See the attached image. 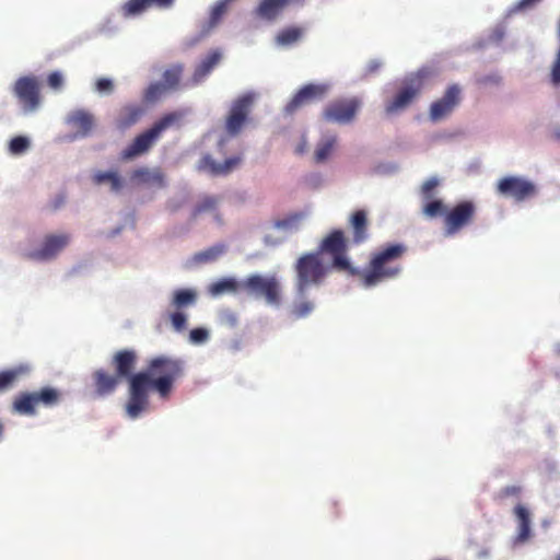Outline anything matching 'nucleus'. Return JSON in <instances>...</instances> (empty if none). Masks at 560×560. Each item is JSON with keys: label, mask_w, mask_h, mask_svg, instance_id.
<instances>
[{"label": "nucleus", "mask_w": 560, "mask_h": 560, "mask_svg": "<svg viewBox=\"0 0 560 560\" xmlns=\"http://www.w3.org/2000/svg\"><path fill=\"white\" fill-rule=\"evenodd\" d=\"M138 353L133 349H120L110 359V366L120 381H128L126 413L137 419L148 410L150 392L163 399L170 397L175 383L185 374V361L170 355H158L149 360L147 371L135 373Z\"/></svg>", "instance_id": "1"}, {"label": "nucleus", "mask_w": 560, "mask_h": 560, "mask_svg": "<svg viewBox=\"0 0 560 560\" xmlns=\"http://www.w3.org/2000/svg\"><path fill=\"white\" fill-rule=\"evenodd\" d=\"M407 252L401 243L387 244L371 255L368 267L357 275L363 287L373 288L378 283L398 277L402 270L400 260Z\"/></svg>", "instance_id": "2"}, {"label": "nucleus", "mask_w": 560, "mask_h": 560, "mask_svg": "<svg viewBox=\"0 0 560 560\" xmlns=\"http://www.w3.org/2000/svg\"><path fill=\"white\" fill-rule=\"evenodd\" d=\"M332 268L315 252L301 255L294 264V288L299 298H305L311 288L320 287Z\"/></svg>", "instance_id": "3"}, {"label": "nucleus", "mask_w": 560, "mask_h": 560, "mask_svg": "<svg viewBox=\"0 0 560 560\" xmlns=\"http://www.w3.org/2000/svg\"><path fill=\"white\" fill-rule=\"evenodd\" d=\"M316 254L331 257L330 267L337 271L347 272L350 276L359 275V269L350 262L348 257V241L340 229L330 231L319 243Z\"/></svg>", "instance_id": "4"}, {"label": "nucleus", "mask_w": 560, "mask_h": 560, "mask_svg": "<svg viewBox=\"0 0 560 560\" xmlns=\"http://www.w3.org/2000/svg\"><path fill=\"white\" fill-rule=\"evenodd\" d=\"M182 115L177 112L168 113L153 124L151 128L138 135L133 141L121 152L122 160H132L150 150L163 131L179 121Z\"/></svg>", "instance_id": "5"}, {"label": "nucleus", "mask_w": 560, "mask_h": 560, "mask_svg": "<svg viewBox=\"0 0 560 560\" xmlns=\"http://www.w3.org/2000/svg\"><path fill=\"white\" fill-rule=\"evenodd\" d=\"M61 393L50 386L42 387L35 392H22L12 402V411L23 416L36 415V407L44 406L47 408L59 404Z\"/></svg>", "instance_id": "6"}, {"label": "nucleus", "mask_w": 560, "mask_h": 560, "mask_svg": "<svg viewBox=\"0 0 560 560\" xmlns=\"http://www.w3.org/2000/svg\"><path fill=\"white\" fill-rule=\"evenodd\" d=\"M242 289L256 299H265L271 306L282 303V288L276 276L250 275L242 281Z\"/></svg>", "instance_id": "7"}, {"label": "nucleus", "mask_w": 560, "mask_h": 560, "mask_svg": "<svg viewBox=\"0 0 560 560\" xmlns=\"http://www.w3.org/2000/svg\"><path fill=\"white\" fill-rule=\"evenodd\" d=\"M495 191L499 196L520 203L534 198L538 194V188L525 177L510 175L498 180Z\"/></svg>", "instance_id": "8"}, {"label": "nucleus", "mask_w": 560, "mask_h": 560, "mask_svg": "<svg viewBox=\"0 0 560 560\" xmlns=\"http://www.w3.org/2000/svg\"><path fill=\"white\" fill-rule=\"evenodd\" d=\"M477 206L472 200H462L447 210L443 218L444 234L454 236L469 226L476 218Z\"/></svg>", "instance_id": "9"}, {"label": "nucleus", "mask_w": 560, "mask_h": 560, "mask_svg": "<svg viewBox=\"0 0 560 560\" xmlns=\"http://www.w3.org/2000/svg\"><path fill=\"white\" fill-rule=\"evenodd\" d=\"M360 107L358 97L337 98L325 106L322 116L327 122L347 125L354 120Z\"/></svg>", "instance_id": "10"}, {"label": "nucleus", "mask_w": 560, "mask_h": 560, "mask_svg": "<svg viewBox=\"0 0 560 560\" xmlns=\"http://www.w3.org/2000/svg\"><path fill=\"white\" fill-rule=\"evenodd\" d=\"M253 103L254 95L252 93H246L233 102L225 120V128L229 135L236 136L241 132L248 119Z\"/></svg>", "instance_id": "11"}, {"label": "nucleus", "mask_w": 560, "mask_h": 560, "mask_svg": "<svg viewBox=\"0 0 560 560\" xmlns=\"http://www.w3.org/2000/svg\"><path fill=\"white\" fill-rule=\"evenodd\" d=\"M424 73L421 71L411 75L406 85L397 93L392 102L386 105V113L394 114L408 107L423 86Z\"/></svg>", "instance_id": "12"}, {"label": "nucleus", "mask_w": 560, "mask_h": 560, "mask_svg": "<svg viewBox=\"0 0 560 560\" xmlns=\"http://www.w3.org/2000/svg\"><path fill=\"white\" fill-rule=\"evenodd\" d=\"M329 85L326 83H310L301 88L285 105L284 113L293 115L301 107L324 98L328 93Z\"/></svg>", "instance_id": "13"}, {"label": "nucleus", "mask_w": 560, "mask_h": 560, "mask_svg": "<svg viewBox=\"0 0 560 560\" xmlns=\"http://www.w3.org/2000/svg\"><path fill=\"white\" fill-rule=\"evenodd\" d=\"M462 101V90L457 84L450 85L443 96L430 106L429 116L432 121H439L447 117Z\"/></svg>", "instance_id": "14"}, {"label": "nucleus", "mask_w": 560, "mask_h": 560, "mask_svg": "<svg viewBox=\"0 0 560 560\" xmlns=\"http://www.w3.org/2000/svg\"><path fill=\"white\" fill-rule=\"evenodd\" d=\"M14 94L25 110H35L40 102L39 84L34 77H22L14 84Z\"/></svg>", "instance_id": "15"}, {"label": "nucleus", "mask_w": 560, "mask_h": 560, "mask_svg": "<svg viewBox=\"0 0 560 560\" xmlns=\"http://www.w3.org/2000/svg\"><path fill=\"white\" fill-rule=\"evenodd\" d=\"M70 242L68 234H50L45 236L38 249L26 254L32 260L46 261L55 258Z\"/></svg>", "instance_id": "16"}, {"label": "nucleus", "mask_w": 560, "mask_h": 560, "mask_svg": "<svg viewBox=\"0 0 560 560\" xmlns=\"http://www.w3.org/2000/svg\"><path fill=\"white\" fill-rule=\"evenodd\" d=\"M91 378L96 397H107L112 395L121 383L115 373H109L103 368L95 370Z\"/></svg>", "instance_id": "17"}, {"label": "nucleus", "mask_w": 560, "mask_h": 560, "mask_svg": "<svg viewBox=\"0 0 560 560\" xmlns=\"http://www.w3.org/2000/svg\"><path fill=\"white\" fill-rule=\"evenodd\" d=\"M305 0H260L254 10L257 18L265 21H275L291 5L302 4Z\"/></svg>", "instance_id": "18"}, {"label": "nucleus", "mask_w": 560, "mask_h": 560, "mask_svg": "<svg viewBox=\"0 0 560 560\" xmlns=\"http://www.w3.org/2000/svg\"><path fill=\"white\" fill-rule=\"evenodd\" d=\"M242 163V156H232L223 163H217L211 155L206 154L198 164V170L208 172L212 176H225L237 168Z\"/></svg>", "instance_id": "19"}, {"label": "nucleus", "mask_w": 560, "mask_h": 560, "mask_svg": "<svg viewBox=\"0 0 560 560\" xmlns=\"http://www.w3.org/2000/svg\"><path fill=\"white\" fill-rule=\"evenodd\" d=\"M175 0H128L121 5V14L125 18L140 15L151 8L168 9Z\"/></svg>", "instance_id": "20"}, {"label": "nucleus", "mask_w": 560, "mask_h": 560, "mask_svg": "<svg viewBox=\"0 0 560 560\" xmlns=\"http://www.w3.org/2000/svg\"><path fill=\"white\" fill-rule=\"evenodd\" d=\"M130 180L135 185L151 187H165V175L160 168L138 167L130 174Z\"/></svg>", "instance_id": "21"}, {"label": "nucleus", "mask_w": 560, "mask_h": 560, "mask_svg": "<svg viewBox=\"0 0 560 560\" xmlns=\"http://www.w3.org/2000/svg\"><path fill=\"white\" fill-rule=\"evenodd\" d=\"M349 226L352 231L351 242L354 245L363 244L369 240V220L365 210H355L349 218Z\"/></svg>", "instance_id": "22"}, {"label": "nucleus", "mask_w": 560, "mask_h": 560, "mask_svg": "<svg viewBox=\"0 0 560 560\" xmlns=\"http://www.w3.org/2000/svg\"><path fill=\"white\" fill-rule=\"evenodd\" d=\"M513 514L517 522L515 544H524L532 537V518L529 510L523 504H516Z\"/></svg>", "instance_id": "23"}, {"label": "nucleus", "mask_w": 560, "mask_h": 560, "mask_svg": "<svg viewBox=\"0 0 560 560\" xmlns=\"http://www.w3.org/2000/svg\"><path fill=\"white\" fill-rule=\"evenodd\" d=\"M143 114L144 108L141 105L127 104L122 106L115 120L117 129L124 131L130 128L140 120Z\"/></svg>", "instance_id": "24"}, {"label": "nucleus", "mask_w": 560, "mask_h": 560, "mask_svg": "<svg viewBox=\"0 0 560 560\" xmlns=\"http://www.w3.org/2000/svg\"><path fill=\"white\" fill-rule=\"evenodd\" d=\"M222 54L220 50L214 49L211 50L205 59L201 60V62L196 67L194 74H192V81L195 83H199L202 81L221 61Z\"/></svg>", "instance_id": "25"}, {"label": "nucleus", "mask_w": 560, "mask_h": 560, "mask_svg": "<svg viewBox=\"0 0 560 560\" xmlns=\"http://www.w3.org/2000/svg\"><path fill=\"white\" fill-rule=\"evenodd\" d=\"M220 202V198L217 196H203L194 207L190 218L191 220H196L200 214L205 212H211L214 215V219L221 222V215L218 212V205Z\"/></svg>", "instance_id": "26"}, {"label": "nucleus", "mask_w": 560, "mask_h": 560, "mask_svg": "<svg viewBox=\"0 0 560 560\" xmlns=\"http://www.w3.org/2000/svg\"><path fill=\"white\" fill-rule=\"evenodd\" d=\"M242 288V282L235 278H222L208 287V293L212 296H220L225 293H237Z\"/></svg>", "instance_id": "27"}, {"label": "nucleus", "mask_w": 560, "mask_h": 560, "mask_svg": "<svg viewBox=\"0 0 560 560\" xmlns=\"http://www.w3.org/2000/svg\"><path fill=\"white\" fill-rule=\"evenodd\" d=\"M92 179L95 185H109V188L113 192L120 191L124 186L122 178L115 171H98L94 173Z\"/></svg>", "instance_id": "28"}, {"label": "nucleus", "mask_w": 560, "mask_h": 560, "mask_svg": "<svg viewBox=\"0 0 560 560\" xmlns=\"http://www.w3.org/2000/svg\"><path fill=\"white\" fill-rule=\"evenodd\" d=\"M68 121L75 128L82 136H86L93 128L94 119L93 116L84 110L73 112Z\"/></svg>", "instance_id": "29"}, {"label": "nucleus", "mask_w": 560, "mask_h": 560, "mask_svg": "<svg viewBox=\"0 0 560 560\" xmlns=\"http://www.w3.org/2000/svg\"><path fill=\"white\" fill-rule=\"evenodd\" d=\"M304 34V30L299 26H289L281 30L277 37L276 43L280 46H291L298 43Z\"/></svg>", "instance_id": "30"}, {"label": "nucleus", "mask_w": 560, "mask_h": 560, "mask_svg": "<svg viewBox=\"0 0 560 560\" xmlns=\"http://www.w3.org/2000/svg\"><path fill=\"white\" fill-rule=\"evenodd\" d=\"M183 70L184 68L182 65H174L164 71L163 82L161 83L165 86V90L171 91L178 88Z\"/></svg>", "instance_id": "31"}, {"label": "nucleus", "mask_w": 560, "mask_h": 560, "mask_svg": "<svg viewBox=\"0 0 560 560\" xmlns=\"http://www.w3.org/2000/svg\"><path fill=\"white\" fill-rule=\"evenodd\" d=\"M337 143V138L335 136H329L322 139L315 150L314 158L317 163H322L328 159V156L334 151V148Z\"/></svg>", "instance_id": "32"}, {"label": "nucleus", "mask_w": 560, "mask_h": 560, "mask_svg": "<svg viewBox=\"0 0 560 560\" xmlns=\"http://www.w3.org/2000/svg\"><path fill=\"white\" fill-rule=\"evenodd\" d=\"M197 294L189 289H179L174 292L172 304L176 308L187 307L195 304Z\"/></svg>", "instance_id": "33"}, {"label": "nucleus", "mask_w": 560, "mask_h": 560, "mask_svg": "<svg viewBox=\"0 0 560 560\" xmlns=\"http://www.w3.org/2000/svg\"><path fill=\"white\" fill-rule=\"evenodd\" d=\"M225 252V245L218 244L211 246L202 252L195 255L194 259L197 262L205 264L217 260Z\"/></svg>", "instance_id": "34"}, {"label": "nucleus", "mask_w": 560, "mask_h": 560, "mask_svg": "<svg viewBox=\"0 0 560 560\" xmlns=\"http://www.w3.org/2000/svg\"><path fill=\"white\" fill-rule=\"evenodd\" d=\"M23 370L21 368L18 369H9L0 372V392H4L11 388L14 383L22 375Z\"/></svg>", "instance_id": "35"}, {"label": "nucleus", "mask_w": 560, "mask_h": 560, "mask_svg": "<svg viewBox=\"0 0 560 560\" xmlns=\"http://www.w3.org/2000/svg\"><path fill=\"white\" fill-rule=\"evenodd\" d=\"M427 201L428 202L423 206V209H422V212L424 215H427L429 218H436L440 215L445 217L447 209L442 200L432 198Z\"/></svg>", "instance_id": "36"}, {"label": "nucleus", "mask_w": 560, "mask_h": 560, "mask_svg": "<svg viewBox=\"0 0 560 560\" xmlns=\"http://www.w3.org/2000/svg\"><path fill=\"white\" fill-rule=\"evenodd\" d=\"M302 301L293 303L291 307V316L294 319H300L308 316L314 310V303L310 300L302 298Z\"/></svg>", "instance_id": "37"}, {"label": "nucleus", "mask_w": 560, "mask_h": 560, "mask_svg": "<svg viewBox=\"0 0 560 560\" xmlns=\"http://www.w3.org/2000/svg\"><path fill=\"white\" fill-rule=\"evenodd\" d=\"M238 317L232 310H223L219 313V324L223 327L234 328L237 326Z\"/></svg>", "instance_id": "38"}, {"label": "nucleus", "mask_w": 560, "mask_h": 560, "mask_svg": "<svg viewBox=\"0 0 560 560\" xmlns=\"http://www.w3.org/2000/svg\"><path fill=\"white\" fill-rule=\"evenodd\" d=\"M231 1L232 0H219L215 3L210 14L211 25H215L221 20L223 14L228 11V7Z\"/></svg>", "instance_id": "39"}, {"label": "nucleus", "mask_w": 560, "mask_h": 560, "mask_svg": "<svg viewBox=\"0 0 560 560\" xmlns=\"http://www.w3.org/2000/svg\"><path fill=\"white\" fill-rule=\"evenodd\" d=\"M28 139L22 136H18L10 141L9 150L12 154H22L28 149Z\"/></svg>", "instance_id": "40"}, {"label": "nucleus", "mask_w": 560, "mask_h": 560, "mask_svg": "<svg viewBox=\"0 0 560 560\" xmlns=\"http://www.w3.org/2000/svg\"><path fill=\"white\" fill-rule=\"evenodd\" d=\"M440 185V182L436 177H431L429 179H427L421 188H420V194H421V197L424 199V200H430L434 197V190L435 188Z\"/></svg>", "instance_id": "41"}, {"label": "nucleus", "mask_w": 560, "mask_h": 560, "mask_svg": "<svg viewBox=\"0 0 560 560\" xmlns=\"http://www.w3.org/2000/svg\"><path fill=\"white\" fill-rule=\"evenodd\" d=\"M167 90L161 82L152 83L148 86L144 97L148 102H155L164 94Z\"/></svg>", "instance_id": "42"}, {"label": "nucleus", "mask_w": 560, "mask_h": 560, "mask_svg": "<svg viewBox=\"0 0 560 560\" xmlns=\"http://www.w3.org/2000/svg\"><path fill=\"white\" fill-rule=\"evenodd\" d=\"M209 339V331L206 328L198 327L194 328L189 332V340L191 343L200 345L205 343Z\"/></svg>", "instance_id": "43"}, {"label": "nucleus", "mask_w": 560, "mask_h": 560, "mask_svg": "<svg viewBox=\"0 0 560 560\" xmlns=\"http://www.w3.org/2000/svg\"><path fill=\"white\" fill-rule=\"evenodd\" d=\"M300 219L301 215L295 213L288 218L277 220L275 222V226L282 230L292 229L296 226V223L299 222Z\"/></svg>", "instance_id": "44"}, {"label": "nucleus", "mask_w": 560, "mask_h": 560, "mask_svg": "<svg viewBox=\"0 0 560 560\" xmlns=\"http://www.w3.org/2000/svg\"><path fill=\"white\" fill-rule=\"evenodd\" d=\"M173 328L176 331H182L186 328L187 317L182 312H175L170 316Z\"/></svg>", "instance_id": "45"}, {"label": "nucleus", "mask_w": 560, "mask_h": 560, "mask_svg": "<svg viewBox=\"0 0 560 560\" xmlns=\"http://www.w3.org/2000/svg\"><path fill=\"white\" fill-rule=\"evenodd\" d=\"M550 81L553 85L560 84V48L551 68Z\"/></svg>", "instance_id": "46"}, {"label": "nucleus", "mask_w": 560, "mask_h": 560, "mask_svg": "<svg viewBox=\"0 0 560 560\" xmlns=\"http://www.w3.org/2000/svg\"><path fill=\"white\" fill-rule=\"evenodd\" d=\"M48 85L54 90H59L63 84L62 74L58 71L51 72L47 78Z\"/></svg>", "instance_id": "47"}, {"label": "nucleus", "mask_w": 560, "mask_h": 560, "mask_svg": "<svg viewBox=\"0 0 560 560\" xmlns=\"http://www.w3.org/2000/svg\"><path fill=\"white\" fill-rule=\"evenodd\" d=\"M538 2H540V0H521L514 5L512 12H521L533 9Z\"/></svg>", "instance_id": "48"}, {"label": "nucleus", "mask_w": 560, "mask_h": 560, "mask_svg": "<svg viewBox=\"0 0 560 560\" xmlns=\"http://www.w3.org/2000/svg\"><path fill=\"white\" fill-rule=\"evenodd\" d=\"M96 90L101 93H110L114 90V84L109 79L101 78L96 81Z\"/></svg>", "instance_id": "49"}, {"label": "nucleus", "mask_w": 560, "mask_h": 560, "mask_svg": "<svg viewBox=\"0 0 560 560\" xmlns=\"http://www.w3.org/2000/svg\"><path fill=\"white\" fill-rule=\"evenodd\" d=\"M500 82H501V78L498 74L486 75V77L478 79V83H480V84H489V83L499 84Z\"/></svg>", "instance_id": "50"}, {"label": "nucleus", "mask_w": 560, "mask_h": 560, "mask_svg": "<svg viewBox=\"0 0 560 560\" xmlns=\"http://www.w3.org/2000/svg\"><path fill=\"white\" fill-rule=\"evenodd\" d=\"M381 62L377 61V60H371L368 66H366V70H365V74H373L375 72H377L381 68Z\"/></svg>", "instance_id": "51"}, {"label": "nucleus", "mask_w": 560, "mask_h": 560, "mask_svg": "<svg viewBox=\"0 0 560 560\" xmlns=\"http://www.w3.org/2000/svg\"><path fill=\"white\" fill-rule=\"evenodd\" d=\"M502 493L505 495V497H511V495H518L521 493V487L518 486H509V487H505L502 491Z\"/></svg>", "instance_id": "52"}, {"label": "nucleus", "mask_w": 560, "mask_h": 560, "mask_svg": "<svg viewBox=\"0 0 560 560\" xmlns=\"http://www.w3.org/2000/svg\"><path fill=\"white\" fill-rule=\"evenodd\" d=\"M304 149H305V142H303L301 145H299L296 148V152L302 154L304 152Z\"/></svg>", "instance_id": "53"}, {"label": "nucleus", "mask_w": 560, "mask_h": 560, "mask_svg": "<svg viewBox=\"0 0 560 560\" xmlns=\"http://www.w3.org/2000/svg\"><path fill=\"white\" fill-rule=\"evenodd\" d=\"M557 138L560 140V129L556 132Z\"/></svg>", "instance_id": "54"}, {"label": "nucleus", "mask_w": 560, "mask_h": 560, "mask_svg": "<svg viewBox=\"0 0 560 560\" xmlns=\"http://www.w3.org/2000/svg\"><path fill=\"white\" fill-rule=\"evenodd\" d=\"M557 560H560V556L558 557V559H557Z\"/></svg>", "instance_id": "55"}]
</instances>
